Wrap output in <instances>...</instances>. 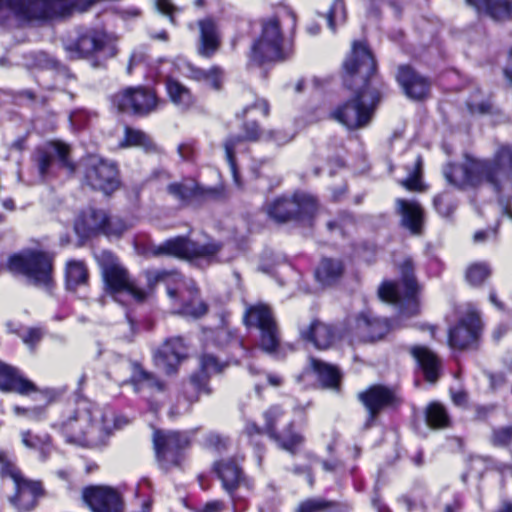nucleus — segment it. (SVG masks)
Segmentation results:
<instances>
[{
  "label": "nucleus",
  "mask_w": 512,
  "mask_h": 512,
  "mask_svg": "<svg viewBox=\"0 0 512 512\" xmlns=\"http://www.w3.org/2000/svg\"><path fill=\"white\" fill-rule=\"evenodd\" d=\"M132 375L130 382L134 385L135 391H140L143 387L155 388L158 391L164 390V383L158 380L153 374L144 370L139 364L132 363Z\"/></svg>",
  "instance_id": "c03bdc74"
},
{
  "label": "nucleus",
  "mask_w": 512,
  "mask_h": 512,
  "mask_svg": "<svg viewBox=\"0 0 512 512\" xmlns=\"http://www.w3.org/2000/svg\"><path fill=\"white\" fill-rule=\"evenodd\" d=\"M490 268L485 263H474L466 270V280L473 286L481 285L489 276Z\"/></svg>",
  "instance_id": "8fccbe9b"
},
{
  "label": "nucleus",
  "mask_w": 512,
  "mask_h": 512,
  "mask_svg": "<svg viewBox=\"0 0 512 512\" xmlns=\"http://www.w3.org/2000/svg\"><path fill=\"white\" fill-rule=\"evenodd\" d=\"M85 177L93 189L101 190L105 194L113 192L119 185L116 165L97 156L89 157Z\"/></svg>",
  "instance_id": "f3484780"
},
{
  "label": "nucleus",
  "mask_w": 512,
  "mask_h": 512,
  "mask_svg": "<svg viewBox=\"0 0 512 512\" xmlns=\"http://www.w3.org/2000/svg\"><path fill=\"white\" fill-rule=\"evenodd\" d=\"M107 213L104 210L90 208L83 212L75 221V231L81 237H89L105 232Z\"/></svg>",
  "instance_id": "c756f323"
},
{
  "label": "nucleus",
  "mask_w": 512,
  "mask_h": 512,
  "mask_svg": "<svg viewBox=\"0 0 512 512\" xmlns=\"http://www.w3.org/2000/svg\"><path fill=\"white\" fill-rule=\"evenodd\" d=\"M1 474L13 480L16 494L11 502L20 510H31L41 495L42 487L39 482L25 479L17 467L8 459L5 452L0 451Z\"/></svg>",
  "instance_id": "ddd939ff"
},
{
  "label": "nucleus",
  "mask_w": 512,
  "mask_h": 512,
  "mask_svg": "<svg viewBox=\"0 0 512 512\" xmlns=\"http://www.w3.org/2000/svg\"><path fill=\"white\" fill-rule=\"evenodd\" d=\"M22 444L30 450L37 451L41 461H46L53 451L50 435L47 433L35 434L30 430L20 433Z\"/></svg>",
  "instance_id": "4c0bfd02"
},
{
  "label": "nucleus",
  "mask_w": 512,
  "mask_h": 512,
  "mask_svg": "<svg viewBox=\"0 0 512 512\" xmlns=\"http://www.w3.org/2000/svg\"><path fill=\"white\" fill-rule=\"evenodd\" d=\"M478 167L484 174L485 184L497 195L502 213L512 219V144L500 145Z\"/></svg>",
  "instance_id": "f03ea898"
},
{
  "label": "nucleus",
  "mask_w": 512,
  "mask_h": 512,
  "mask_svg": "<svg viewBox=\"0 0 512 512\" xmlns=\"http://www.w3.org/2000/svg\"><path fill=\"white\" fill-rule=\"evenodd\" d=\"M465 2L478 14H485L489 16L492 7V0H465Z\"/></svg>",
  "instance_id": "13d9d810"
},
{
  "label": "nucleus",
  "mask_w": 512,
  "mask_h": 512,
  "mask_svg": "<svg viewBox=\"0 0 512 512\" xmlns=\"http://www.w3.org/2000/svg\"><path fill=\"white\" fill-rule=\"evenodd\" d=\"M185 71H183L189 78L203 82L214 90H220L224 81V71L219 66H212L204 70L193 66L191 63L184 64Z\"/></svg>",
  "instance_id": "f704fd0d"
},
{
  "label": "nucleus",
  "mask_w": 512,
  "mask_h": 512,
  "mask_svg": "<svg viewBox=\"0 0 512 512\" xmlns=\"http://www.w3.org/2000/svg\"><path fill=\"white\" fill-rule=\"evenodd\" d=\"M156 7L162 14L169 15L171 21L173 22V13L177 9L174 7L170 0H156Z\"/></svg>",
  "instance_id": "bf43d9fd"
},
{
  "label": "nucleus",
  "mask_w": 512,
  "mask_h": 512,
  "mask_svg": "<svg viewBox=\"0 0 512 512\" xmlns=\"http://www.w3.org/2000/svg\"><path fill=\"white\" fill-rule=\"evenodd\" d=\"M166 90L171 101L180 109L187 110L193 105L194 98L191 91L177 80L168 78Z\"/></svg>",
  "instance_id": "ea45409f"
},
{
  "label": "nucleus",
  "mask_w": 512,
  "mask_h": 512,
  "mask_svg": "<svg viewBox=\"0 0 512 512\" xmlns=\"http://www.w3.org/2000/svg\"><path fill=\"white\" fill-rule=\"evenodd\" d=\"M344 84L355 91L353 98L337 106L331 117L350 130L366 127L373 116L381 93L371 86L370 78L376 63L369 48L359 41L353 42L352 51L344 63Z\"/></svg>",
  "instance_id": "f257e3e1"
},
{
  "label": "nucleus",
  "mask_w": 512,
  "mask_h": 512,
  "mask_svg": "<svg viewBox=\"0 0 512 512\" xmlns=\"http://www.w3.org/2000/svg\"><path fill=\"white\" fill-rule=\"evenodd\" d=\"M310 364L317 375L318 380L326 387L336 388L340 381V373L335 366L322 362L315 358L310 359Z\"/></svg>",
  "instance_id": "37998d69"
},
{
  "label": "nucleus",
  "mask_w": 512,
  "mask_h": 512,
  "mask_svg": "<svg viewBox=\"0 0 512 512\" xmlns=\"http://www.w3.org/2000/svg\"><path fill=\"white\" fill-rule=\"evenodd\" d=\"M493 442L498 445H507L512 442V427H504L495 430L493 433Z\"/></svg>",
  "instance_id": "6e6d98bb"
},
{
  "label": "nucleus",
  "mask_w": 512,
  "mask_h": 512,
  "mask_svg": "<svg viewBox=\"0 0 512 512\" xmlns=\"http://www.w3.org/2000/svg\"><path fill=\"white\" fill-rule=\"evenodd\" d=\"M106 35L97 30H89L80 35L73 47H69L71 57L79 58L89 56L104 46Z\"/></svg>",
  "instance_id": "473e14b6"
},
{
  "label": "nucleus",
  "mask_w": 512,
  "mask_h": 512,
  "mask_svg": "<svg viewBox=\"0 0 512 512\" xmlns=\"http://www.w3.org/2000/svg\"><path fill=\"white\" fill-rule=\"evenodd\" d=\"M452 400L457 406H464L467 403V394L464 391L453 392Z\"/></svg>",
  "instance_id": "774afa93"
},
{
  "label": "nucleus",
  "mask_w": 512,
  "mask_h": 512,
  "mask_svg": "<svg viewBox=\"0 0 512 512\" xmlns=\"http://www.w3.org/2000/svg\"><path fill=\"white\" fill-rule=\"evenodd\" d=\"M397 81L405 94L412 99L424 98L430 88L429 81L413 71L409 66H401L397 74Z\"/></svg>",
  "instance_id": "bb28decb"
},
{
  "label": "nucleus",
  "mask_w": 512,
  "mask_h": 512,
  "mask_svg": "<svg viewBox=\"0 0 512 512\" xmlns=\"http://www.w3.org/2000/svg\"><path fill=\"white\" fill-rule=\"evenodd\" d=\"M195 401H197V397H195V398H193V397H189V398H187L183 403H181V405H180V407H179V408H177V409H176V408H174V407H173V408H171V410H170V412H169V413H170V416H171V417H174V416H176V415H179V414H181V413H183V412L188 411V410H189V408H190V405H191L193 402H195Z\"/></svg>",
  "instance_id": "0e129e2a"
},
{
  "label": "nucleus",
  "mask_w": 512,
  "mask_h": 512,
  "mask_svg": "<svg viewBox=\"0 0 512 512\" xmlns=\"http://www.w3.org/2000/svg\"><path fill=\"white\" fill-rule=\"evenodd\" d=\"M317 209L313 196L305 193H296L291 198H279L267 208L268 215L278 222L291 219L298 221L310 220Z\"/></svg>",
  "instance_id": "9b49d317"
},
{
  "label": "nucleus",
  "mask_w": 512,
  "mask_h": 512,
  "mask_svg": "<svg viewBox=\"0 0 512 512\" xmlns=\"http://www.w3.org/2000/svg\"><path fill=\"white\" fill-rule=\"evenodd\" d=\"M201 372L193 374L190 377L189 382L185 386L186 391H192L196 393H210V389L207 386L208 376L213 373H218L222 370V366L218 360L212 355H203L200 360Z\"/></svg>",
  "instance_id": "7c9ffc66"
},
{
  "label": "nucleus",
  "mask_w": 512,
  "mask_h": 512,
  "mask_svg": "<svg viewBox=\"0 0 512 512\" xmlns=\"http://www.w3.org/2000/svg\"><path fill=\"white\" fill-rule=\"evenodd\" d=\"M416 171L410 175L407 179L401 182L402 186L410 191H420L422 190V183L420 180V170L422 167V159L418 157L415 163Z\"/></svg>",
  "instance_id": "5fc2aeb1"
},
{
  "label": "nucleus",
  "mask_w": 512,
  "mask_h": 512,
  "mask_svg": "<svg viewBox=\"0 0 512 512\" xmlns=\"http://www.w3.org/2000/svg\"><path fill=\"white\" fill-rule=\"evenodd\" d=\"M224 508V504L220 500H214L211 502H208L203 507L202 512H221Z\"/></svg>",
  "instance_id": "338daca9"
},
{
  "label": "nucleus",
  "mask_w": 512,
  "mask_h": 512,
  "mask_svg": "<svg viewBox=\"0 0 512 512\" xmlns=\"http://www.w3.org/2000/svg\"><path fill=\"white\" fill-rule=\"evenodd\" d=\"M122 147H138L146 153L158 151L157 145L152 138L142 130L125 127L124 139L120 143Z\"/></svg>",
  "instance_id": "58836bf2"
},
{
  "label": "nucleus",
  "mask_w": 512,
  "mask_h": 512,
  "mask_svg": "<svg viewBox=\"0 0 512 512\" xmlns=\"http://www.w3.org/2000/svg\"><path fill=\"white\" fill-rule=\"evenodd\" d=\"M251 109H259L261 110L264 116H267L269 113V106L267 102L263 99L256 100L252 105H248L244 108L243 113L246 114Z\"/></svg>",
  "instance_id": "680f3d73"
},
{
  "label": "nucleus",
  "mask_w": 512,
  "mask_h": 512,
  "mask_svg": "<svg viewBox=\"0 0 512 512\" xmlns=\"http://www.w3.org/2000/svg\"><path fill=\"white\" fill-rule=\"evenodd\" d=\"M111 419L104 409L88 401L78 403L76 410L60 423L62 433L71 442H82L107 433Z\"/></svg>",
  "instance_id": "20e7f679"
},
{
  "label": "nucleus",
  "mask_w": 512,
  "mask_h": 512,
  "mask_svg": "<svg viewBox=\"0 0 512 512\" xmlns=\"http://www.w3.org/2000/svg\"><path fill=\"white\" fill-rule=\"evenodd\" d=\"M436 211L442 217H450L457 208V200L450 192H443L437 195L433 201Z\"/></svg>",
  "instance_id": "de8ad7c7"
},
{
  "label": "nucleus",
  "mask_w": 512,
  "mask_h": 512,
  "mask_svg": "<svg viewBox=\"0 0 512 512\" xmlns=\"http://www.w3.org/2000/svg\"><path fill=\"white\" fill-rule=\"evenodd\" d=\"M42 331L39 328H31L27 331V333L23 336V341L26 344L33 345L37 343L42 338Z\"/></svg>",
  "instance_id": "052dcab7"
},
{
  "label": "nucleus",
  "mask_w": 512,
  "mask_h": 512,
  "mask_svg": "<svg viewBox=\"0 0 512 512\" xmlns=\"http://www.w3.org/2000/svg\"><path fill=\"white\" fill-rule=\"evenodd\" d=\"M206 444L209 447H213L216 450H220L222 447L225 446V440L217 434H210L206 438Z\"/></svg>",
  "instance_id": "e2e57ef3"
},
{
  "label": "nucleus",
  "mask_w": 512,
  "mask_h": 512,
  "mask_svg": "<svg viewBox=\"0 0 512 512\" xmlns=\"http://www.w3.org/2000/svg\"><path fill=\"white\" fill-rule=\"evenodd\" d=\"M8 268L24 275L35 286L49 291L53 285L52 257L40 251H25L9 259Z\"/></svg>",
  "instance_id": "423d86ee"
},
{
  "label": "nucleus",
  "mask_w": 512,
  "mask_h": 512,
  "mask_svg": "<svg viewBox=\"0 0 512 512\" xmlns=\"http://www.w3.org/2000/svg\"><path fill=\"white\" fill-rule=\"evenodd\" d=\"M328 26L332 31L336 30V24L345 22L346 11L343 0H334L329 11L325 14Z\"/></svg>",
  "instance_id": "3c124183"
},
{
  "label": "nucleus",
  "mask_w": 512,
  "mask_h": 512,
  "mask_svg": "<svg viewBox=\"0 0 512 512\" xmlns=\"http://www.w3.org/2000/svg\"><path fill=\"white\" fill-rule=\"evenodd\" d=\"M96 259L102 268L107 290L111 294L126 293L136 301L144 300L145 292L136 286L127 270L111 252L102 251L96 255Z\"/></svg>",
  "instance_id": "1a4fd4ad"
},
{
  "label": "nucleus",
  "mask_w": 512,
  "mask_h": 512,
  "mask_svg": "<svg viewBox=\"0 0 512 512\" xmlns=\"http://www.w3.org/2000/svg\"><path fill=\"white\" fill-rule=\"evenodd\" d=\"M481 330V320L475 310H468L458 324L449 331V344L456 349H464L472 345Z\"/></svg>",
  "instance_id": "aec40b11"
},
{
  "label": "nucleus",
  "mask_w": 512,
  "mask_h": 512,
  "mask_svg": "<svg viewBox=\"0 0 512 512\" xmlns=\"http://www.w3.org/2000/svg\"><path fill=\"white\" fill-rule=\"evenodd\" d=\"M45 410L42 406H35L28 408L26 418L34 421H39L43 418Z\"/></svg>",
  "instance_id": "69168bd1"
},
{
  "label": "nucleus",
  "mask_w": 512,
  "mask_h": 512,
  "mask_svg": "<svg viewBox=\"0 0 512 512\" xmlns=\"http://www.w3.org/2000/svg\"><path fill=\"white\" fill-rule=\"evenodd\" d=\"M411 354L421 367L425 379L430 383H434L438 379L440 368L437 356L424 346L412 347Z\"/></svg>",
  "instance_id": "c9c22d12"
},
{
  "label": "nucleus",
  "mask_w": 512,
  "mask_h": 512,
  "mask_svg": "<svg viewBox=\"0 0 512 512\" xmlns=\"http://www.w3.org/2000/svg\"><path fill=\"white\" fill-rule=\"evenodd\" d=\"M200 36L198 52L201 56L210 58L219 49L221 37L216 22L212 18H205L198 22Z\"/></svg>",
  "instance_id": "c85d7f7f"
},
{
  "label": "nucleus",
  "mask_w": 512,
  "mask_h": 512,
  "mask_svg": "<svg viewBox=\"0 0 512 512\" xmlns=\"http://www.w3.org/2000/svg\"><path fill=\"white\" fill-rule=\"evenodd\" d=\"M244 320L247 326L260 331L261 349L267 353L274 352L279 345L280 337L271 308L263 303L252 305L247 308Z\"/></svg>",
  "instance_id": "f8f14e48"
},
{
  "label": "nucleus",
  "mask_w": 512,
  "mask_h": 512,
  "mask_svg": "<svg viewBox=\"0 0 512 512\" xmlns=\"http://www.w3.org/2000/svg\"><path fill=\"white\" fill-rule=\"evenodd\" d=\"M401 280L399 282H384L379 288V297L388 303L397 304L400 314L413 316L419 311V285L413 275V264L407 258L400 265Z\"/></svg>",
  "instance_id": "39448f33"
},
{
  "label": "nucleus",
  "mask_w": 512,
  "mask_h": 512,
  "mask_svg": "<svg viewBox=\"0 0 512 512\" xmlns=\"http://www.w3.org/2000/svg\"><path fill=\"white\" fill-rule=\"evenodd\" d=\"M294 138V134L285 129H271L266 131L265 140L276 145H285Z\"/></svg>",
  "instance_id": "864d4df0"
},
{
  "label": "nucleus",
  "mask_w": 512,
  "mask_h": 512,
  "mask_svg": "<svg viewBox=\"0 0 512 512\" xmlns=\"http://www.w3.org/2000/svg\"><path fill=\"white\" fill-rule=\"evenodd\" d=\"M389 331L385 319L372 316L369 312L359 314L355 319V335L364 341L381 339Z\"/></svg>",
  "instance_id": "393cba45"
},
{
  "label": "nucleus",
  "mask_w": 512,
  "mask_h": 512,
  "mask_svg": "<svg viewBox=\"0 0 512 512\" xmlns=\"http://www.w3.org/2000/svg\"><path fill=\"white\" fill-rule=\"evenodd\" d=\"M91 0H15L13 8L25 18L65 15L73 8L84 10Z\"/></svg>",
  "instance_id": "4468645a"
},
{
  "label": "nucleus",
  "mask_w": 512,
  "mask_h": 512,
  "mask_svg": "<svg viewBox=\"0 0 512 512\" xmlns=\"http://www.w3.org/2000/svg\"><path fill=\"white\" fill-rule=\"evenodd\" d=\"M465 2L478 14H485L489 16L492 7V0H465Z\"/></svg>",
  "instance_id": "4d7b16f0"
},
{
  "label": "nucleus",
  "mask_w": 512,
  "mask_h": 512,
  "mask_svg": "<svg viewBox=\"0 0 512 512\" xmlns=\"http://www.w3.org/2000/svg\"><path fill=\"white\" fill-rule=\"evenodd\" d=\"M280 16H270L261 21V33L253 42L250 61L262 64L286 58Z\"/></svg>",
  "instance_id": "0eeeda50"
},
{
  "label": "nucleus",
  "mask_w": 512,
  "mask_h": 512,
  "mask_svg": "<svg viewBox=\"0 0 512 512\" xmlns=\"http://www.w3.org/2000/svg\"><path fill=\"white\" fill-rule=\"evenodd\" d=\"M0 390L27 395L36 391L35 385L23 378L12 366L0 361Z\"/></svg>",
  "instance_id": "cd10ccee"
},
{
  "label": "nucleus",
  "mask_w": 512,
  "mask_h": 512,
  "mask_svg": "<svg viewBox=\"0 0 512 512\" xmlns=\"http://www.w3.org/2000/svg\"><path fill=\"white\" fill-rule=\"evenodd\" d=\"M370 414L369 421H372L377 413L396 401L395 393L387 387L375 385L359 395Z\"/></svg>",
  "instance_id": "a878e982"
},
{
  "label": "nucleus",
  "mask_w": 512,
  "mask_h": 512,
  "mask_svg": "<svg viewBox=\"0 0 512 512\" xmlns=\"http://www.w3.org/2000/svg\"><path fill=\"white\" fill-rule=\"evenodd\" d=\"M222 248V243L214 240L200 244L185 237H176L154 247L151 253L154 256L168 255L186 260L203 259L211 263L216 260Z\"/></svg>",
  "instance_id": "6e6552de"
},
{
  "label": "nucleus",
  "mask_w": 512,
  "mask_h": 512,
  "mask_svg": "<svg viewBox=\"0 0 512 512\" xmlns=\"http://www.w3.org/2000/svg\"><path fill=\"white\" fill-rule=\"evenodd\" d=\"M489 17L499 22L511 21L512 0H492Z\"/></svg>",
  "instance_id": "09e8293b"
},
{
  "label": "nucleus",
  "mask_w": 512,
  "mask_h": 512,
  "mask_svg": "<svg viewBox=\"0 0 512 512\" xmlns=\"http://www.w3.org/2000/svg\"><path fill=\"white\" fill-rule=\"evenodd\" d=\"M112 104L121 112L145 116L156 111L161 101L153 90L137 86L126 87L115 93Z\"/></svg>",
  "instance_id": "9d476101"
},
{
  "label": "nucleus",
  "mask_w": 512,
  "mask_h": 512,
  "mask_svg": "<svg viewBox=\"0 0 512 512\" xmlns=\"http://www.w3.org/2000/svg\"><path fill=\"white\" fill-rule=\"evenodd\" d=\"M167 192L183 205L199 201L204 197V190L193 179L171 183L167 186Z\"/></svg>",
  "instance_id": "72a5a7b5"
},
{
  "label": "nucleus",
  "mask_w": 512,
  "mask_h": 512,
  "mask_svg": "<svg viewBox=\"0 0 512 512\" xmlns=\"http://www.w3.org/2000/svg\"><path fill=\"white\" fill-rule=\"evenodd\" d=\"M88 277V270L84 262L79 260H70L67 262L65 268L67 289L75 290L79 286L86 285Z\"/></svg>",
  "instance_id": "a19ab883"
},
{
  "label": "nucleus",
  "mask_w": 512,
  "mask_h": 512,
  "mask_svg": "<svg viewBox=\"0 0 512 512\" xmlns=\"http://www.w3.org/2000/svg\"><path fill=\"white\" fill-rule=\"evenodd\" d=\"M133 226L132 222H126L120 217L107 215L104 234L108 237H120L125 231Z\"/></svg>",
  "instance_id": "603ef678"
},
{
  "label": "nucleus",
  "mask_w": 512,
  "mask_h": 512,
  "mask_svg": "<svg viewBox=\"0 0 512 512\" xmlns=\"http://www.w3.org/2000/svg\"><path fill=\"white\" fill-rule=\"evenodd\" d=\"M283 416V411L278 406L269 408L264 413L265 431L271 439H273L280 448L294 454L299 446L304 442V437L293 430V423L281 432L276 431V423Z\"/></svg>",
  "instance_id": "a211bd4d"
},
{
  "label": "nucleus",
  "mask_w": 512,
  "mask_h": 512,
  "mask_svg": "<svg viewBox=\"0 0 512 512\" xmlns=\"http://www.w3.org/2000/svg\"><path fill=\"white\" fill-rule=\"evenodd\" d=\"M343 273V265L339 260L325 258L316 269L315 276L323 285L336 282Z\"/></svg>",
  "instance_id": "79ce46f5"
},
{
  "label": "nucleus",
  "mask_w": 512,
  "mask_h": 512,
  "mask_svg": "<svg viewBox=\"0 0 512 512\" xmlns=\"http://www.w3.org/2000/svg\"><path fill=\"white\" fill-rule=\"evenodd\" d=\"M397 211L401 214L402 224L412 233L417 234L422 225V209L415 201L396 200Z\"/></svg>",
  "instance_id": "e433bc0d"
},
{
  "label": "nucleus",
  "mask_w": 512,
  "mask_h": 512,
  "mask_svg": "<svg viewBox=\"0 0 512 512\" xmlns=\"http://www.w3.org/2000/svg\"><path fill=\"white\" fill-rule=\"evenodd\" d=\"M344 506L324 498H308L302 501L296 512H343Z\"/></svg>",
  "instance_id": "a18cd8bd"
},
{
  "label": "nucleus",
  "mask_w": 512,
  "mask_h": 512,
  "mask_svg": "<svg viewBox=\"0 0 512 512\" xmlns=\"http://www.w3.org/2000/svg\"><path fill=\"white\" fill-rule=\"evenodd\" d=\"M68 154V146L58 142H49L38 147L33 154V162L41 180L45 181L51 175L52 165L56 158L61 165L68 166Z\"/></svg>",
  "instance_id": "4be33fe9"
},
{
  "label": "nucleus",
  "mask_w": 512,
  "mask_h": 512,
  "mask_svg": "<svg viewBox=\"0 0 512 512\" xmlns=\"http://www.w3.org/2000/svg\"><path fill=\"white\" fill-rule=\"evenodd\" d=\"M82 499L92 512H122L124 506L121 494L110 486L86 487Z\"/></svg>",
  "instance_id": "6ab92c4d"
},
{
  "label": "nucleus",
  "mask_w": 512,
  "mask_h": 512,
  "mask_svg": "<svg viewBox=\"0 0 512 512\" xmlns=\"http://www.w3.org/2000/svg\"><path fill=\"white\" fill-rule=\"evenodd\" d=\"M188 444L187 437L177 431L155 430L153 445L156 458L160 465L167 469L171 465H177L181 450Z\"/></svg>",
  "instance_id": "2eb2a0df"
},
{
  "label": "nucleus",
  "mask_w": 512,
  "mask_h": 512,
  "mask_svg": "<svg viewBox=\"0 0 512 512\" xmlns=\"http://www.w3.org/2000/svg\"><path fill=\"white\" fill-rule=\"evenodd\" d=\"M482 159L467 156L461 164L449 163L443 169V174L449 184L464 189L477 187L485 183L484 174L478 167Z\"/></svg>",
  "instance_id": "dca6fc26"
},
{
  "label": "nucleus",
  "mask_w": 512,
  "mask_h": 512,
  "mask_svg": "<svg viewBox=\"0 0 512 512\" xmlns=\"http://www.w3.org/2000/svg\"><path fill=\"white\" fill-rule=\"evenodd\" d=\"M425 420L427 425L433 429H443L450 425V418L445 407L437 402H432L427 406Z\"/></svg>",
  "instance_id": "49530a36"
},
{
  "label": "nucleus",
  "mask_w": 512,
  "mask_h": 512,
  "mask_svg": "<svg viewBox=\"0 0 512 512\" xmlns=\"http://www.w3.org/2000/svg\"><path fill=\"white\" fill-rule=\"evenodd\" d=\"M214 471L222 482V487L230 495L244 481L242 469L234 460L227 459L216 462Z\"/></svg>",
  "instance_id": "2f4dec72"
},
{
  "label": "nucleus",
  "mask_w": 512,
  "mask_h": 512,
  "mask_svg": "<svg viewBox=\"0 0 512 512\" xmlns=\"http://www.w3.org/2000/svg\"><path fill=\"white\" fill-rule=\"evenodd\" d=\"M148 282L150 286L160 282L166 285L175 313L192 318H199L207 313V304L199 298L194 284L186 283L178 272L155 271L148 274Z\"/></svg>",
  "instance_id": "7ed1b4c3"
},
{
  "label": "nucleus",
  "mask_w": 512,
  "mask_h": 512,
  "mask_svg": "<svg viewBox=\"0 0 512 512\" xmlns=\"http://www.w3.org/2000/svg\"><path fill=\"white\" fill-rule=\"evenodd\" d=\"M187 356V348L180 337L167 339L153 353L154 363L166 374L177 371L178 365Z\"/></svg>",
  "instance_id": "412c9836"
},
{
  "label": "nucleus",
  "mask_w": 512,
  "mask_h": 512,
  "mask_svg": "<svg viewBox=\"0 0 512 512\" xmlns=\"http://www.w3.org/2000/svg\"><path fill=\"white\" fill-rule=\"evenodd\" d=\"M299 334L303 341L311 343L320 350L331 347L336 341L334 329L319 320H313L309 325L299 327Z\"/></svg>",
  "instance_id": "b1692460"
},
{
  "label": "nucleus",
  "mask_w": 512,
  "mask_h": 512,
  "mask_svg": "<svg viewBox=\"0 0 512 512\" xmlns=\"http://www.w3.org/2000/svg\"><path fill=\"white\" fill-rule=\"evenodd\" d=\"M244 137L231 136L224 142L226 160L230 166L235 184L240 187L239 175L235 163V154L244 145L245 141L265 140L266 132H261L256 122H248L244 125Z\"/></svg>",
  "instance_id": "5701e85b"
}]
</instances>
